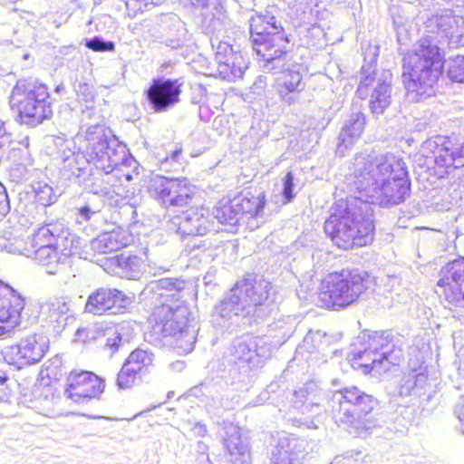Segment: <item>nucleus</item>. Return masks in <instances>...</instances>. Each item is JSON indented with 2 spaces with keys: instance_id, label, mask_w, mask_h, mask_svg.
I'll return each instance as SVG.
<instances>
[{
  "instance_id": "obj_21",
  "label": "nucleus",
  "mask_w": 464,
  "mask_h": 464,
  "mask_svg": "<svg viewBox=\"0 0 464 464\" xmlns=\"http://www.w3.org/2000/svg\"><path fill=\"white\" fill-rule=\"evenodd\" d=\"M70 253L59 251L56 246H40L34 253L35 262L47 273L54 275L63 269Z\"/></svg>"
},
{
  "instance_id": "obj_5",
  "label": "nucleus",
  "mask_w": 464,
  "mask_h": 464,
  "mask_svg": "<svg viewBox=\"0 0 464 464\" xmlns=\"http://www.w3.org/2000/svg\"><path fill=\"white\" fill-rule=\"evenodd\" d=\"M378 400L356 386L337 391L331 406V414L338 425H348L356 430L369 427Z\"/></svg>"
},
{
  "instance_id": "obj_32",
  "label": "nucleus",
  "mask_w": 464,
  "mask_h": 464,
  "mask_svg": "<svg viewBox=\"0 0 464 464\" xmlns=\"http://www.w3.org/2000/svg\"><path fill=\"white\" fill-rule=\"evenodd\" d=\"M106 153H102V159H97L96 162L94 163L96 168L102 171H103L105 174L110 175L108 183H111L114 181L115 179L119 181H122L123 179L129 181L131 179V175L129 173H124L122 169L118 166L117 163L112 162L109 163L108 165H104L102 163V159L105 156Z\"/></svg>"
},
{
  "instance_id": "obj_10",
  "label": "nucleus",
  "mask_w": 464,
  "mask_h": 464,
  "mask_svg": "<svg viewBox=\"0 0 464 464\" xmlns=\"http://www.w3.org/2000/svg\"><path fill=\"white\" fill-rule=\"evenodd\" d=\"M49 350L46 336L33 333L22 337L18 342L9 344L2 351L4 360L17 369L29 367L39 362Z\"/></svg>"
},
{
  "instance_id": "obj_8",
  "label": "nucleus",
  "mask_w": 464,
  "mask_h": 464,
  "mask_svg": "<svg viewBox=\"0 0 464 464\" xmlns=\"http://www.w3.org/2000/svg\"><path fill=\"white\" fill-rule=\"evenodd\" d=\"M147 190L166 209L188 208L195 196L194 187L187 178L156 176L150 179Z\"/></svg>"
},
{
  "instance_id": "obj_41",
  "label": "nucleus",
  "mask_w": 464,
  "mask_h": 464,
  "mask_svg": "<svg viewBox=\"0 0 464 464\" xmlns=\"http://www.w3.org/2000/svg\"><path fill=\"white\" fill-rule=\"evenodd\" d=\"M52 307L53 311H58L60 314H66L69 311V306L66 302H53Z\"/></svg>"
},
{
  "instance_id": "obj_44",
  "label": "nucleus",
  "mask_w": 464,
  "mask_h": 464,
  "mask_svg": "<svg viewBox=\"0 0 464 464\" xmlns=\"http://www.w3.org/2000/svg\"><path fill=\"white\" fill-rule=\"evenodd\" d=\"M374 341H376L377 343H381L382 340H386V338L383 336V334H380L378 336H375L373 338Z\"/></svg>"
},
{
  "instance_id": "obj_35",
  "label": "nucleus",
  "mask_w": 464,
  "mask_h": 464,
  "mask_svg": "<svg viewBox=\"0 0 464 464\" xmlns=\"http://www.w3.org/2000/svg\"><path fill=\"white\" fill-rule=\"evenodd\" d=\"M448 75L453 82H464V56H457L451 61Z\"/></svg>"
},
{
  "instance_id": "obj_13",
  "label": "nucleus",
  "mask_w": 464,
  "mask_h": 464,
  "mask_svg": "<svg viewBox=\"0 0 464 464\" xmlns=\"http://www.w3.org/2000/svg\"><path fill=\"white\" fill-rule=\"evenodd\" d=\"M150 321L153 328L167 337L178 340L188 335V318L186 309L180 305L171 307L168 304H161L153 308Z\"/></svg>"
},
{
  "instance_id": "obj_43",
  "label": "nucleus",
  "mask_w": 464,
  "mask_h": 464,
  "mask_svg": "<svg viewBox=\"0 0 464 464\" xmlns=\"http://www.w3.org/2000/svg\"><path fill=\"white\" fill-rule=\"evenodd\" d=\"M6 211V205L4 201L0 200V217L4 216Z\"/></svg>"
},
{
  "instance_id": "obj_25",
  "label": "nucleus",
  "mask_w": 464,
  "mask_h": 464,
  "mask_svg": "<svg viewBox=\"0 0 464 464\" xmlns=\"http://www.w3.org/2000/svg\"><path fill=\"white\" fill-rule=\"evenodd\" d=\"M410 182L404 177L389 178L382 185V195L390 204L402 202L410 192Z\"/></svg>"
},
{
  "instance_id": "obj_1",
  "label": "nucleus",
  "mask_w": 464,
  "mask_h": 464,
  "mask_svg": "<svg viewBox=\"0 0 464 464\" xmlns=\"http://www.w3.org/2000/svg\"><path fill=\"white\" fill-rule=\"evenodd\" d=\"M444 65V52L428 37L418 40L416 48L403 55L402 84L413 101L431 95L443 74Z\"/></svg>"
},
{
  "instance_id": "obj_28",
  "label": "nucleus",
  "mask_w": 464,
  "mask_h": 464,
  "mask_svg": "<svg viewBox=\"0 0 464 464\" xmlns=\"http://www.w3.org/2000/svg\"><path fill=\"white\" fill-rule=\"evenodd\" d=\"M235 199L233 198H224L220 199L214 211L215 218L220 224L235 225L239 218V211L235 207Z\"/></svg>"
},
{
  "instance_id": "obj_33",
  "label": "nucleus",
  "mask_w": 464,
  "mask_h": 464,
  "mask_svg": "<svg viewBox=\"0 0 464 464\" xmlns=\"http://www.w3.org/2000/svg\"><path fill=\"white\" fill-rule=\"evenodd\" d=\"M141 377L123 363L116 377L119 390H130L135 387Z\"/></svg>"
},
{
  "instance_id": "obj_23",
  "label": "nucleus",
  "mask_w": 464,
  "mask_h": 464,
  "mask_svg": "<svg viewBox=\"0 0 464 464\" xmlns=\"http://www.w3.org/2000/svg\"><path fill=\"white\" fill-rule=\"evenodd\" d=\"M366 123L367 118L363 112H353L342 127L339 134V145L346 147L358 140L363 133Z\"/></svg>"
},
{
  "instance_id": "obj_39",
  "label": "nucleus",
  "mask_w": 464,
  "mask_h": 464,
  "mask_svg": "<svg viewBox=\"0 0 464 464\" xmlns=\"http://www.w3.org/2000/svg\"><path fill=\"white\" fill-rule=\"evenodd\" d=\"M250 291V300L252 301L253 304L257 306L264 304V302L266 300L267 295L261 294L257 296V298L255 297L256 295V287L254 285H250V287L247 289Z\"/></svg>"
},
{
  "instance_id": "obj_9",
  "label": "nucleus",
  "mask_w": 464,
  "mask_h": 464,
  "mask_svg": "<svg viewBox=\"0 0 464 464\" xmlns=\"http://www.w3.org/2000/svg\"><path fill=\"white\" fill-rule=\"evenodd\" d=\"M435 292L451 308L464 310V257L455 258L440 267Z\"/></svg>"
},
{
  "instance_id": "obj_45",
  "label": "nucleus",
  "mask_w": 464,
  "mask_h": 464,
  "mask_svg": "<svg viewBox=\"0 0 464 464\" xmlns=\"http://www.w3.org/2000/svg\"><path fill=\"white\" fill-rule=\"evenodd\" d=\"M107 345L113 346L115 348L118 346V344H116L115 343H113L112 344H110L109 341L107 342Z\"/></svg>"
},
{
  "instance_id": "obj_31",
  "label": "nucleus",
  "mask_w": 464,
  "mask_h": 464,
  "mask_svg": "<svg viewBox=\"0 0 464 464\" xmlns=\"http://www.w3.org/2000/svg\"><path fill=\"white\" fill-rule=\"evenodd\" d=\"M353 174L358 179H372L374 161L371 155L358 152L353 158Z\"/></svg>"
},
{
  "instance_id": "obj_19",
  "label": "nucleus",
  "mask_w": 464,
  "mask_h": 464,
  "mask_svg": "<svg viewBox=\"0 0 464 464\" xmlns=\"http://www.w3.org/2000/svg\"><path fill=\"white\" fill-rule=\"evenodd\" d=\"M218 67L217 74L227 81H235L243 75L246 62L240 52L234 51L227 45L223 52H218L216 55Z\"/></svg>"
},
{
  "instance_id": "obj_18",
  "label": "nucleus",
  "mask_w": 464,
  "mask_h": 464,
  "mask_svg": "<svg viewBox=\"0 0 464 464\" xmlns=\"http://www.w3.org/2000/svg\"><path fill=\"white\" fill-rule=\"evenodd\" d=\"M133 242L131 235L125 229L113 228L100 234L92 241V250L95 255H105L121 251L130 246Z\"/></svg>"
},
{
  "instance_id": "obj_38",
  "label": "nucleus",
  "mask_w": 464,
  "mask_h": 464,
  "mask_svg": "<svg viewBox=\"0 0 464 464\" xmlns=\"http://www.w3.org/2000/svg\"><path fill=\"white\" fill-rule=\"evenodd\" d=\"M374 79H375V77L372 73H367L362 78V80L358 85V88L356 90V93L359 98H361V99L366 98L369 87L373 83Z\"/></svg>"
},
{
  "instance_id": "obj_20",
  "label": "nucleus",
  "mask_w": 464,
  "mask_h": 464,
  "mask_svg": "<svg viewBox=\"0 0 464 464\" xmlns=\"http://www.w3.org/2000/svg\"><path fill=\"white\" fill-rule=\"evenodd\" d=\"M235 207L241 217L255 218L263 213L266 204V192L256 187H249L234 196Z\"/></svg>"
},
{
  "instance_id": "obj_29",
  "label": "nucleus",
  "mask_w": 464,
  "mask_h": 464,
  "mask_svg": "<svg viewBox=\"0 0 464 464\" xmlns=\"http://www.w3.org/2000/svg\"><path fill=\"white\" fill-rule=\"evenodd\" d=\"M185 281L179 278H163L159 283L160 295L167 303H177L182 299Z\"/></svg>"
},
{
  "instance_id": "obj_7",
  "label": "nucleus",
  "mask_w": 464,
  "mask_h": 464,
  "mask_svg": "<svg viewBox=\"0 0 464 464\" xmlns=\"http://www.w3.org/2000/svg\"><path fill=\"white\" fill-rule=\"evenodd\" d=\"M421 158L430 175L442 179L464 166V146L457 138L436 137L423 143Z\"/></svg>"
},
{
  "instance_id": "obj_42",
  "label": "nucleus",
  "mask_w": 464,
  "mask_h": 464,
  "mask_svg": "<svg viewBox=\"0 0 464 464\" xmlns=\"http://www.w3.org/2000/svg\"><path fill=\"white\" fill-rule=\"evenodd\" d=\"M78 213L85 219H90L92 211L89 207L84 206L78 208Z\"/></svg>"
},
{
  "instance_id": "obj_11",
  "label": "nucleus",
  "mask_w": 464,
  "mask_h": 464,
  "mask_svg": "<svg viewBox=\"0 0 464 464\" xmlns=\"http://www.w3.org/2000/svg\"><path fill=\"white\" fill-rule=\"evenodd\" d=\"M106 388L105 380L92 371L72 370L65 378L64 396L76 402L100 399Z\"/></svg>"
},
{
  "instance_id": "obj_2",
  "label": "nucleus",
  "mask_w": 464,
  "mask_h": 464,
  "mask_svg": "<svg viewBox=\"0 0 464 464\" xmlns=\"http://www.w3.org/2000/svg\"><path fill=\"white\" fill-rule=\"evenodd\" d=\"M376 278L367 270L345 267L324 274L316 290L317 306L340 311L357 304L376 286Z\"/></svg>"
},
{
  "instance_id": "obj_36",
  "label": "nucleus",
  "mask_w": 464,
  "mask_h": 464,
  "mask_svg": "<svg viewBox=\"0 0 464 464\" xmlns=\"http://www.w3.org/2000/svg\"><path fill=\"white\" fill-rule=\"evenodd\" d=\"M85 46L94 52H111L115 49L113 42H104L99 37H93L85 43Z\"/></svg>"
},
{
  "instance_id": "obj_26",
  "label": "nucleus",
  "mask_w": 464,
  "mask_h": 464,
  "mask_svg": "<svg viewBox=\"0 0 464 464\" xmlns=\"http://www.w3.org/2000/svg\"><path fill=\"white\" fill-rule=\"evenodd\" d=\"M124 364L133 370V372L138 373L140 377L150 375L157 369L153 354L141 349L132 351Z\"/></svg>"
},
{
  "instance_id": "obj_3",
  "label": "nucleus",
  "mask_w": 464,
  "mask_h": 464,
  "mask_svg": "<svg viewBox=\"0 0 464 464\" xmlns=\"http://www.w3.org/2000/svg\"><path fill=\"white\" fill-rule=\"evenodd\" d=\"M348 199L334 203L324 230L332 243L340 249L348 250L367 246L373 240L375 225L370 216L359 211Z\"/></svg>"
},
{
  "instance_id": "obj_16",
  "label": "nucleus",
  "mask_w": 464,
  "mask_h": 464,
  "mask_svg": "<svg viewBox=\"0 0 464 464\" xmlns=\"http://www.w3.org/2000/svg\"><path fill=\"white\" fill-rule=\"evenodd\" d=\"M182 83L178 79H154L146 97L156 112L166 111L180 101Z\"/></svg>"
},
{
  "instance_id": "obj_17",
  "label": "nucleus",
  "mask_w": 464,
  "mask_h": 464,
  "mask_svg": "<svg viewBox=\"0 0 464 464\" xmlns=\"http://www.w3.org/2000/svg\"><path fill=\"white\" fill-rule=\"evenodd\" d=\"M182 211L179 217L177 230L182 236L197 237L205 235L210 224L208 209L203 206H192Z\"/></svg>"
},
{
  "instance_id": "obj_6",
  "label": "nucleus",
  "mask_w": 464,
  "mask_h": 464,
  "mask_svg": "<svg viewBox=\"0 0 464 464\" xmlns=\"http://www.w3.org/2000/svg\"><path fill=\"white\" fill-rule=\"evenodd\" d=\"M250 35L253 49L264 63L279 60L288 53V36L271 14H257L251 18Z\"/></svg>"
},
{
  "instance_id": "obj_40",
  "label": "nucleus",
  "mask_w": 464,
  "mask_h": 464,
  "mask_svg": "<svg viewBox=\"0 0 464 464\" xmlns=\"http://www.w3.org/2000/svg\"><path fill=\"white\" fill-rule=\"evenodd\" d=\"M9 136L6 121L0 118V149L4 146V140Z\"/></svg>"
},
{
  "instance_id": "obj_24",
  "label": "nucleus",
  "mask_w": 464,
  "mask_h": 464,
  "mask_svg": "<svg viewBox=\"0 0 464 464\" xmlns=\"http://www.w3.org/2000/svg\"><path fill=\"white\" fill-rule=\"evenodd\" d=\"M303 452L297 440L285 438L280 440L273 454L274 464H301L299 454Z\"/></svg>"
},
{
  "instance_id": "obj_4",
  "label": "nucleus",
  "mask_w": 464,
  "mask_h": 464,
  "mask_svg": "<svg viewBox=\"0 0 464 464\" xmlns=\"http://www.w3.org/2000/svg\"><path fill=\"white\" fill-rule=\"evenodd\" d=\"M8 106L14 121L36 127L53 116V100L48 84L32 78H20L8 95Z\"/></svg>"
},
{
  "instance_id": "obj_22",
  "label": "nucleus",
  "mask_w": 464,
  "mask_h": 464,
  "mask_svg": "<svg viewBox=\"0 0 464 464\" xmlns=\"http://www.w3.org/2000/svg\"><path fill=\"white\" fill-rule=\"evenodd\" d=\"M303 76L300 72L289 69L282 72L278 81V93L283 101L290 104L295 94L304 89Z\"/></svg>"
},
{
  "instance_id": "obj_12",
  "label": "nucleus",
  "mask_w": 464,
  "mask_h": 464,
  "mask_svg": "<svg viewBox=\"0 0 464 464\" xmlns=\"http://www.w3.org/2000/svg\"><path fill=\"white\" fill-rule=\"evenodd\" d=\"M25 297L0 278V337L13 333L22 323Z\"/></svg>"
},
{
  "instance_id": "obj_34",
  "label": "nucleus",
  "mask_w": 464,
  "mask_h": 464,
  "mask_svg": "<svg viewBox=\"0 0 464 464\" xmlns=\"http://www.w3.org/2000/svg\"><path fill=\"white\" fill-rule=\"evenodd\" d=\"M19 386L14 372L0 371V396H8L14 393Z\"/></svg>"
},
{
  "instance_id": "obj_14",
  "label": "nucleus",
  "mask_w": 464,
  "mask_h": 464,
  "mask_svg": "<svg viewBox=\"0 0 464 464\" xmlns=\"http://www.w3.org/2000/svg\"><path fill=\"white\" fill-rule=\"evenodd\" d=\"M131 300L123 291L115 287H98L92 291L86 301L85 311L102 315L106 313L121 314L128 312Z\"/></svg>"
},
{
  "instance_id": "obj_15",
  "label": "nucleus",
  "mask_w": 464,
  "mask_h": 464,
  "mask_svg": "<svg viewBox=\"0 0 464 464\" xmlns=\"http://www.w3.org/2000/svg\"><path fill=\"white\" fill-rule=\"evenodd\" d=\"M146 258V252L130 243V246L107 258L104 266L108 272L121 278H135L140 273Z\"/></svg>"
},
{
  "instance_id": "obj_27",
  "label": "nucleus",
  "mask_w": 464,
  "mask_h": 464,
  "mask_svg": "<svg viewBox=\"0 0 464 464\" xmlns=\"http://www.w3.org/2000/svg\"><path fill=\"white\" fill-rule=\"evenodd\" d=\"M387 359V356L381 354L374 350L366 349L362 352L353 354L352 358V366L355 370H360L363 373H370L374 368L378 367Z\"/></svg>"
},
{
  "instance_id": "obj_30",
  "label": "nucleus",
  "mask_w": 464,
  "mask_h": 464,
  "mask_svg": "<svg viewBox=\"0 0 464 464\" xmlns=\"http://www.w3.org/2000/svg\"><path fill=\"white\" fill-rule=\"evenodd\" d=\"M392 102L391 91L388 84L380 82L374 88L370 102L369 108L372 114H382Z\"/></svg>"
},
{
  "instance_id": "obj_37",
  "label": "nucleus",
  "mask_w": 464,
  "mask_h": 464,
  "mask_svg": "<svg viewBox=\"0 0 464 464\" xmlns=\"http://www.w3.org/2000/svg\"><path fill=\"white\" fill-rule=\"evenodd\" d=\"M284 188H283V197L284 203H289L295 198V193L293 191L294 188V175L292 171H288L283 179Z\"/></svg>"
}]
</instances>
